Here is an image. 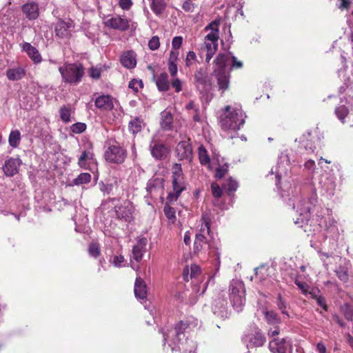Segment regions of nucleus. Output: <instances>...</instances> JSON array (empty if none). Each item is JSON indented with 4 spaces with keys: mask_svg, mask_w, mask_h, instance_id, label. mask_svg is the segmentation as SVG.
Listing matches in <instances>:
<instances>
[{
    "mask_svg": "<svg viewBox=\"0 0 353 353\" xmlns=\"http://www.w3.org/2000/svg\"><path fill=\"white\" fill-rule=\"evenodd\" d=\"M281 196L299 215V218L294 220L295 224L308 221L312 206L314 205L317 201L316 194H313L306 201L301 194L300 186L294 182L292 183L288 182L283 185Z\"/></svg>",
    "mask_w": 353,
    "mask_h": 353,
    "instance_id": "nucleus-1",
    "label": "nucleus"
},
{
    "mask_svg": "<svg viewBox=\"0 0 353 353\" xmlns=\"http://www.w3.org/2000/svg\"><path fill=\"white\" fill-rule=\"evenodd\" d=\"M219 122L225 130H237L243 125L245 116L239 107L227 105L220 116Z\"/></svg>",
    "mask_w": 353,
    "mask_h": 353,
    "instance_id": "nucleus-2",
    "label": "nucleus"
},
{
    "mask_svg": "<svg viewBox=\"0 0 353 353\" xmlns=\"http://www.w3.org/2000/svg\"><path fill=\"white\" fill-rule=\"evenodd\" d=\"M59 70L63 81L72 84L79 83L84 74V68L81 64H66L59 67Z\"/></svg>",
    "mask_w": 353,
    "mask_h": 353,
    "instance_id": "nucleus-3",
    "label": "nucleus"
},
{
    "mask_svg": "<svg viewBox=\"0 0 353 353\" xmlns=\"http://www.w3.org/2000/svg\"><path fill=\"white\" fill-rule=\"evenodd\" d=\"M230 290V301L234 309L238 312H241L245 303V291L243 283L239 281H232Z\"/></svg>",
    "mask_w": 353,
    "mask_h": 353,
    "instance_id": "nucleus-4",
    "label": "nucleus"
},
{
    "mask_svg": "<svg viewBox=\"0 0 353 353\" xmlns=\"http://www.w3.org/2000/svg\"><path fill=\"white\" fill-rule=\"evenodd\" d=\"M103 23L108 28L125 32L130 28L131 19L125 15H108L103 18Z\"/></svg>",
    "mask_w": 353,
    "mask_h": 353,
    "instance_id": "nucleus-5",
    "label": "nucleus"
},
{
    "mask_svg": "<svg viewBox=\"0 0 353 353\" xmlns=\"http://www.w3.org/2000/svg\"><path fill=\"white\" fill-rule=\"evenodd\" d=\"M127 152L119 144L110 145L104 153L107 161L113 163H122L126 157Z\"/></svg>",
    "mask_w": 353,
    "mask_h": 353,
    "instance_id": "nucleus-6",
    "label": "nucleus"
},
{
    "mask_svg": "<svg viewBox=\"0 0 353 353\" xmlns=\"http://www.w3.org/2000/svg\"><path fill=\"white\" fill-rule=\"evenodd\" d=\"M134 210V205L129 201H125L119 206L115 207L117 218L125 222H131L133 220Z\"/></svg>",
    "mask_w": 353,
    "mask_h": 353,
    "instance_id": "nucleus-7",
    "label": "nucleus"
},
{
    "mask_svg": "<svg viewBox=\"0 0 353 353\" xmlns=\"http://www.w3.org/2000/svg\"><path fill=\"white\" fill-rule=\"evenodd\" d=\"M175 152L179 160L190 162L192 158V148L190 139L180 141L175 148Z\"/></svg>",
    "mask_w": 353,
    "mask_h": 353,
    "instance_id": "nucleus-8",
    "label": "nucleus"
},
{
    "mask_svg": "<svg viewBox=\"0 0 353 353\" xmlns=\"http://www.w3.org/2000/svg\"><path fill=\"white\" fill-rule=\"evenodd\" d=\"M150 149L152 157L159 160L165 159L169 152L168 148L164 144L157 141L156 135L152 138Z\"/></svg>",
    "mask_w": 353,
    "mask_h": 353,
    "instance_id": "nucleus-9",
    "label": "nucleus"
},
{
    "mask_svg": "<svg viewBox=\"0 0 353 353\" xmlns=\"http://www.w3.org/2000/svg\"><path fill=\"white\" fill-rule=\"evenodd\" d=\"M187 327V323L183 321L179 322L173 330H170L168 333H163V341L165 342L168 338H170V336H173L174 335V339H173V343H176L177 342H179L184 338V331L185 330Z\"/></svg>",
    "mask_w": 353,
    "mask_h": 353,
    "instance_id": "nucleus-10",
    "label": "nucleus"
},
{
    "mask_svg": "<svg viewBox=\"0 0 353 353\" xmlns=\"http://www.w3.org/2000/svg\"><path fill=\"white\" fill-rule=\"evenodd\" d=\"M290 346V342L286 339H274L269 343V348L272 353H289Z\"/></svg>",
    "mask_w": 353,
    "mask_h": 353,
    "instance_id": "nucleus-11",
    "label": "nucleus"
},
{
    "mask_svg": "<svg viewBox=\"0 0 353 353\" xmlns=\"http://www.w3.org/2000/svg\"><path fill=\"white\" fill-rule=\"evenodd\" d=\"M21 10L26 17L33 21L37 19L39 16V3L34 1H28L21 6Z\"/></svg>",
    "mask_w": 353,
    "mask_h": 353,
    "instance_id": "nucleus-12",
    "label": "nucleus"
},
{
    "mask_svg": "<svg viewBox=\"0 0 353 353\" xmlns=\"http://www.w3.org/2000/svg\"><path fill=\"white\" fill-rule=\"evenodd\" d=\"M173 192L168 194V199L170 201H176L180 194L185 189L183 176L172 178Z\"/></svg>",
    "mask_w": 353,
    "mask_h": 353,
    "instance_id": "nucleus-13",
    "label": "nucleus"
},
{
    "mask_svg": "<svg viewBox=\"0 0 353 353\" xmlns=\"http://www.w3.org/2000/svg\"><path fill=\"white\" fill-rule=\"evenodd\" d=\"M212 311L214 315L222 319L228 318L230 312L228 310L227 301L225 299H216L214 301Z\"/></svg>",
    "mask_w": 353,
    "mask_h": 353,
    "instance_id": "nucleus-14",
    "label": "nucleus"
},
{
    "mask_svg": "<svg viewBox=\"0 0 353 353\" xmlns=\"http://www.w3.org/2000/svg\"><path fill=\"white\" fill-rule=\"evenodd\" d=\"M218 41L214 40H205L204 39L203 43L201 47V53L205 52V61L209 63L210 59L212 58L215 52L218 50Z\"/></svg>",
    "mask_w": 353,
    "mask_h": 353,
    "instance_id": "nucleus-15",
    "label": "nucleus"
},
{
    "mask_svg": "<svg viewBox=\"0 0 353 353\" xmlns=\"http://www.w3.org/2000/svg\"><path fill=\"white\" fill-rule=\"evenodd\" d=\"M148 240L146 238H141L138 240L136 245L132 248V258L137 262L141 261L143 254L146 250Z\"/></svg>",
    "mask_w": 353,
    "mask_h": 353,
    "instance_id": "nucleus-16",
    "label": "nucleus"
},
{
    "mask_svg": "<svg viewBox=\"0 0 353 353\" xmlns=\"http://www.w3.org/2000/svg\"><path fill=\"white\" fill-rule=\"evenodd\" d=\"M21 163L19 159L10 158L6 161L3 167L5 174L8 176H12L16 174L19 171Z\"/></svg>",
    "mask_w": 353,
    "mask_h": 353,
    "instance_id": "nucleus-17",
    "label": "nucleus"
},
{
    "mask_svg": "<svg viewBox=\"0 0 353 353\" xmlns=\"http://www.w3.org/2000/svg\"><path fill=\"white\" fill-rule=\"evenodd\" d=\"M214 63L215 64L214 73L225 72L226 66L230 63V53L219 54L214 60Z\"/></svg>",
    "mask_w": 353,
    "mask_h": 353,
    "instance_id": "nucleus-18",
    "label": "nucleus"
},
{
    "mask_svg": "<svg viewBox=\"0 0 353 353\" xmlns=\"http://www.w3.org/2000/svg\"><path fill=\"white\" fill-rule=\"evenodd\" d=\"M20 46L22 48V50L27 53L30 59L34 63H39L41 61L42 58L39 52L35 47L32 46L30 43L23 42Z\"/></svg>",
    "mask_w": 353,
    "mask_h": 353,
    "instance_id": "nucleus-19",
    "label": "nucleus"
},
{
    "mask_svg": "<svg viewBox=\"0 0 353 353\" xmlns=\"http://www.w3.org/2000/svg\"><path fill=\"white\" fill-rule=\"evenodd\" d=\"M134 294L137 299L143 301L147 297V287L145 281L141 277H137L134 283Z\"/></svg>",
    "mask_w": 353,
    "mask_h": 353,
    "instance_id": "nucleus-20",
    "label": "nucleus"
},
{
    "mask_svg": "<svg viewBox=\"0 0 353 353\" xmlns=\"http://www.w3.org/2000/svg\"><path fill=\"white\" fill-rule=\"evenodd\" d=\"M219 21H213L209 23L205 28L204 31L208 32V34L205 36V40H219Z\"/></svg>",
    "mask_w": 353,
    "mask_h": 353,
    "instance_id": "nucleus-21",
    "label": "nucleus"
},
{
    "mask_svg": "<svg viewBox=\"0 0 353 353\" xmlns=\"http://www.w3.org/2000/svg\"><path fill=\"white\" fill-rule=\"evenodd\" d=\"M245 341L248 342L247 344L248 347H261L264 344L265 337L261 332L257 331L254 334L246 336Z\"/></svg>",
    "mask_w": 353,
    "mask_h": 353,
    "instance_id": "nucleus-22",
    "label": "nucleus"
},
{
    "mask_svg": "<svg viewBox=\"0 0 353 353\" xmlns=\"http://www.w3.org/2000/svg\"><path fill=\"white\" fill-rule=\"evenodd\" d=\"M73 26V22L72 21H64L60 19L55 26L56 34L61 37H68L70 34V28Z\"/></svg>",
    "mask_w": 353,
    "mask_h": 353,
    "instance_id": "nucleus-23",
    "label": "nucleus"
},
{
    "mask_svg": "<svg viewBox=\"0 0 353 353\" xmlns=\"http://www.w3.org/2000/svg\"><path fill=\"white\" fill-rule=\"evenodd\" d=\"M95 105L103 110H111L114 107L113 99L109 95H101L95 100Z\"/></svg>",
    "mask_w": 353,
    "mask_h": 353,
    "instance_id": "nucleus-24",
    "label": "nucleus"
},
{
    "mask_svg": "<svg viewBox=\"0 0 353 353\" xmlns=\"http://www.w3.org/2000/svg\"><path fill=\"white\" fill-rule=\"evenodd\" d=\"M121 63L126 68H134L137 65L136 54L132 51L125 52L120 58Z\"/></svg>",
    "mask_w": 353,
    "mask_h": 353,
    "instance_id": "nucleus-25",
    "label": "nucleus"
},
{
    "mask_svg": "<svg viewBox=\"0 0 353 353\" xmlns=\"http://www.w3.org/2000/svg\"><path fill=\"white\" fill-rule=\"evenodd\" d=\"M217 79L219 90L223 93L229 88L230 86V75L225 72H218L214 73Z\"/></svg>",
    "mask_w": 353,
    "mask_h": 353,
    "instance_id": "nucleus-26",
    "label": "nucleus"
},
{
    "mask_svg": "<svg viewBox=\"0 0 353 353\" xmlns=\"http://www.w3.org/2000/svg\"><path fill=\"white\" fill-rule=\"evenodd\" d=\"M6 77L10 81H19L26 74V71L22 67L9 68L6 70Z\"/></svg>",
    "mask_w": 353,
    "mask_h": 353,
    "instance_id": "nucleus-27",
    "label": "nucleus"
},
{
    "mask_svg": "<svg viewBox=\"0 0 353 353\" xmlns=\"http://www.w3.org/2000/svg\"><path fill=\"white\" fill-rule=\"evenodd\" d=\"M194 80L198 89H200L201 91L205 90L208 83L207 75L202 69H200L195 72Z\"/></svg>",
    "mask_w": 353,
    "mask_h": 353,
    "instance_id": "nucleus-28",
    "label": "nucleus"
},
{
    "mask_svg": "<svg viewBox=\"0 0 353 353\" xmlns=\"http://www.w3.org/2000/svg\"><path fill=\"white\" fill-rule=\"evenodd\" d=\"M350 264L349 262L345 263L344 265H339L335 270L337 277L343 283H347L349 280V270Z\"/></svg>",
    "mask_w": 353,
    "mask_h": 353,
    "instance_id": "nucleus-29",
    "label": "nucleus"
},
{
    "mask_svg": "<svg viewBox=\"0 0 353 353\" xmlns=\"http://www.w3.org/2000/svg\"><path fill=\"white\" fill-rule=\"evenodd\" d=\"M93 157L94 154L90 150L83 151L81 154L80 157L79 158V165L84 169H88V163L94 161Z\"/></svg>",
    "mask_w": 353,
    "mask_h": 353,
    "instance_id": "nucleus-30",
    "label": "nucleus"
},
{
    "mask_svg": "<svg viewBox=\"0 0 353 353\" xmlns=\"http://www.w3.org/2000/svg\"><path fill=\"white\" fill-rule=\"evenodd\" d=\"M144 126L145 123L143 122V120L138 117L134 118L129 122V130L133 134L141 132Z\"/></svg>",
    "mask_w": 353,
    "mask_h": 353,
    "instance_id": "nucleus-31",
    "label": "nucleus"
},
{
    "mask_svg": "<svg viewBox=\"0 0 353 353\" xmlns=\"http://www.w3.org/2000/svg\"><path fill=\"white\" fill-rule=\"evenodd\" d=\"M161 126L164 130H170L172 127L173 118L170 112L163 111L161 114Z\"/></svg>",
    "mask_w": 353,
    "mask_h": 353,
    "instance_id": "nucleus-32",
    "label": "nucleus"
},
{
    "mask_svg": "<svg viewBox=\"0 0 353 353\" xmlns=\"http://www.w3.org/2000/svg\"><path fill=\"white\" fill-rule=\"evenodd\" d=\"M201 272V269L200 268L194 264V265H192L189 269L188 267L185 268L183 270V278H184V280L185 281H189V273H190V279H196V277L197 276L198 274H199Z\"/></svg>",
    "mask_w": 353,
    "mask_h": 353,
    "instance_id": "nucleus-33",
    "label": "nucleus"
},
{
    "mask_svg": "<svg viewBox=\"0 0 353 353\" xmlns=\"http://www.w3.org/2000/svg\"><path fill=\"white\" fill-rule=\"evenodd\" d=\"M156 85L160 91H168L170 88L168 75L161 73L156 81Z\"/></svg>",
    "mask_w": 353,
    "mask_h": 353,
    "instance_id": "nucleus-34",
    "label": "nucleus"
},
{
    "mask_svg": "<svg viewBox=\"0 0 353 353\" xmlns=\"http://www.w3.org/2000/svg\"><path fill=\"white\" fill-rule=\"evenodd\" d=\"M150 8L157 15H161L166 8L165 0H151Z\"/></svg>",
    "mask_w": 353,
    "mask_h": 353,
    "instance_id": "nucleus-35",
    "label": "nucleus"
},
{
    "mask_svg": "<svg viewBox=\"0 0 353 353\" xmlns=\"http://www.w3.org/2000/svg\"><path fill=\"white\" fill-rule=\"evenodd\" d=\"M146 190L148 195L152 198L159 191L161 190V187L159 185L158 181L150 180L147 183Z\"/></svg>",
    "mask_w": 353,
    "mask_h": 353,
    "instance_id": "nucleus-36",
    "label": "nucleus"
},
{
    "mask_svg": "<svg viewBox=\"0 0 353 353\" xmlns=\"http://www.w3.org/2000/svg\"><path fill=\"white\" fill-rule=\"evenodd\" d=\"M263 313L265 316V319L268 324L270 325H278L280 323L281 320L278 316L277 314L273 311H268L266 310H263Z\"/></svg>",
    "mask_w": 353,
    "mask_h": 353,
    "instance_id": "nucleus-37",
    "label": "nucleus"
},
{
    "mask_svg": "<svg viewBox=\"0 0 353 353\" xmlns=\"http://www.w3.org/2000/svg\"><path fill=\"white\" fill-rule=\"evenodd\" d=\"M199 159L201 164L210 167V159L207 150L203 145H200L198 150Z\"/></svg>",
    "mask_w": 353,
    "mask_h": 353,
    "instance_id": "nucleus-38",
    "label": "nucleus"
},
{
    "mask_svg": "<svg viewBox=\"0 0 353 353\" xmlns=\"http://www.w3.org/2000/svg\"><path fill=\"white\" fill-rule=\"evenodd\" d=\"M21 140V133L18 130H12L8 138V142L11 147L17 148Z\"/></svg>",
    "mask_w": 353,
    "mask_h": 353,
    "instance_id": "nucleus-39",
    "label": "nucleus"
},
{
    "mask_svg": "<svg viewBox=\"0 0 353 353\" xmlns=\"http://www.w3.org/2000/svg\"><path fill=\"white\" fill-rule=\"evenodd\" d=\"M207 243L206 236L203 233H197L194 243V249L195 252H199L203 248V244Z\"/></svg>",
    "mask_w": 353,
    "mask_h": 353,
    "instance_id": "nucleus-40",
    "label": "nucleus"
},
{
    "mask_svg": "<svg viewBox=\"0 0 353 353\" xmlns=\"http://www.w3.org/2000/svg\"><path fill=\"white\" fill-rule=\"evenodd\" d=\"M60 118L65 122L68 123L70 121V116L72 113V109L70 106H62L59 110Z\"/></svg>",
    "mask_w": 353,
    "mask_h": 353,
    "instance_id": "nucleus-41",
    "label": "nucleus"
},
{
    "mask_svg": "<svg viewBox=\"0 0 353 353\" xmlns=\"http://www.w3.org/2000/svg\"><path fill=\"white\" fill-rule=\"evenodd\" d=\"M91 181V175L89 173L83 172L80 174L76 179H74L73 183L76 185L86 184Z\"/></svg>",
    "mask_w": 353,
    "mask_h": 353,
    "instance_id": "nucleus-42",
    "label": "nucleus"
},
{
    "mask_svg": "<svg viewBox=\"0 0 353 353\" xmlns=\"http://www.w3.org/2000/svg\"><path fill=\"white\" fill-rule=\"evenodd\" d=\"M342 311L344 313L345 317L347 320L353 319V302L350 303H345L342 307Z\"/></svg>",
    "mask_w": 353,
    "mask_h": 353,
    "instance_id": "nucleus-43",
    "label": "nucleus"
},
{
    "mask_svg": "<svg viewBox=\"0 0 353 353\" xmlns=\"http://www.w3.org/2000/svg\"><path fill=\"white\" fill-rule=\"evenodd\" d=\"M335 114L339 119L343 123L344 119L348 114V110L345 105H340L336 108Z\"/></svg>",
    "mask_w": 353,
    "mask_h": 353,
    "instance_id": "nucleus-44",
    "label": "nucleus"
},
{
    "mask_svg": "<svg viewBox=\"0 0 353 353\" xmlns=\"http://www.w3.org/2000/svg\"><path fill=\"white\" fill-rule=\"evenodd\" d=\"M224 188L230 194L232 192H235L238 188V183L230 178L229 180L224 184Z\"/></svg>",
    "mask_w": 353,
    "mask_h": 353,
    "instance_id": "nucleus-45",
    "label": "nucleus"
},
{
    "mask_svg": "<svg viewBox=\"0 0 353 353\" xmlns=\"http://www.w3.org/2000/svg\"><path fill=\"white\" fill-rule=\"evenodd\" d=\"M88 252L90 256L94 258L98 257L101 252L99 244L97 243H90L88 248Z\"/></svg>",
    "mask_w": 353,
    "mask_h": 353,
    "instance_id": "nucleus-46",
    "label": "nucleus"
},
{
    "mask_svg": "<svg viewBox=\"0 0 353 353\" xmlns=\"http://www.w3.org/2000/svg\"><path fill=\"white\" fill-rule=\"evenodd\" d=\"M125 259L122 255H114L110 259V262L113 264L114 267L121 268L123 266Z\"/></svg>",
    "mask_w": 353,
    "mask_h": 353,
    "instance_id": "nucleus-47",
    "label": "nucleus"
},
{
    "mask_svg": "<svg viewBox=\"0 0 353 353\" xmlns=\"http://www.w3.org/2000/svg\"><path fill=\"white\" fill-rule=\"evenodd\" d=\"M102 68L96 66L92 67L88 70L89 76L93 79H99L101 77Z\"/></svg>",
    "mask_w": 353,
    "mask_h": 353,
    "instance_id": "nucleus-48",
    "label": "nucleus"
},
{
    "mask_svg": "<svg viewBox=\"0 0 353 353\" xmlns=\"http://www.w3.org/2000/svg\"><path fill=\"white\" fill-rule=\"evenodd\" d=\"M295 284L298 286L300 290H301L303 294H307L310 293V286L305 282L301 281L299 280V276L295 279Z\"/></svg>",
    "mask_w": 353,
    "mask_h": 353,
    "instance_id": "nucleus-49",
    "label": "nucleus"
},
{
    "mask_svg": "<svg viewBox=\"0 0 353 353\" xmlns=\"http://www.w3.org/2000/svg\"><path fill=\"white\" fill-rule=\"evenodd\" d=\"M70 128L73 133L80 134L85 130L86 125L84 123L78 122L72 125Z\"/></svg>",
    "mask_w": 353,
    "mask_h": 353,
    "instance_id": "nucleus-50",
    "label": "nucleus"
},
{
    "mask_svg": "<svg viewBox=\"0 0 353 353\" xmlns=\"http://www.w3.org/2000/svg\"><path fill=\"white\" fill-rule=\"evenodd\" d=\"M228 164H224L223 165H219L216 169V173H215V177L216 179H221L223 178L225 174L228 172Z\"/></svg>",
    "mask_w": 353,
    "mask_h": 353,
    "instance_id": "nucleus-51",
    "label": "nucleus"
},
{
    "mask_svg": "<svg viewBox=\"0 0 353 353\" xmlns=\"http://www.w3.org/2000/svg\"><path fill=\"white\" fill-rule=\"evenodd\" d=\"M196 61V54L193 51H189L185 58V65L188 67L192 66Z\"/></svg>",
    "mask_w": 353,
    "mask_h": 353,
    "instance_id": "nucleus-52",
    "label": "nucleus"
},
{
    "mask_svg": "<svg viewBox=\"0 0 353 353\" xmlns=\"http://www.w3.org/2000/svg\"><path fill=\"white\" fill-rule=\"evenodd\" d=\"M163 210H164V213H165L166 217L168 219L174 221V220L176 218L175 217V212H175L174 208H173L172 207H170V206L166 205H165Z\"/></svg>",
    "mask_w": 353,
    "mask_h": 353,
    "instance_id": "nucleus-53",
    "label": "nucleus"
},
{
    "mask_svg": "<svg viewBox=\"0 0 353 353\" xmlns=\"http://www.w3.org/2000/svg\"><path fill=\"white\" fill-rule=\"evenodd\" d=\"M128 87L137 92L139 88L143 87V82L141 80L132 79L129 82Z\"/></svg>",
    "mask_w": 353,
    "mask_h": 353,
    "instance_id": "nucleus-54",
    "label": "nucleus"
},
{
    "mask_svg": "<svg viewBox=\"0 0 353 353\" xmlns=\"http://www.w3.org/2000/svg\"><path fill=\"white\" fill-rule=\"evenodd\" d=\"M159 46V39L157 36L152 37L148 42V47L152 50H157Z\"/></svg>",
    "mask_w": 353,
    "mask_h": 353,
    "instance_id": "nucleus-55",
    "label": "nucleus"
},
{
    "mask_svg": "<svg viewBox=\"0 0 353 353\" xmlns=\"http://www.w3.org/2000/svg\"><path fill=\"white\" fill-rule=\"evenodd\" d=\"M192 0H186L183 3L182 8L188 12H192L195 8V4L192 2Z\"/></svg>",
    "mask_w": 353,
    "mask_h": 353,
    "instance_id": "nucleus-56",
    "label": "nucleus"
},
{
    "mask_svg": "<svg viewBox=\"0 0 353 353\" xmlns=\"http://www.w3.org/2000/svg\"><path fill=\"white\" fill-rule=\"evenodd\" d=\"M118 5L123 10H129L132 8L133 2L132 0H119Z\"/></svg>",
    "mask_w": 353,
    "mask_h": 353,
    "instance_id": "nucleus-57",
    "label": "nucleus"
},
{
    "mask_svg": "<svg viewBox=\"0 0 353 353\" xmlns=\"http://www.w3.org/2000/svg\"><path fill=\"white\" fill-rule=\"evenodd\" d=\"M211 190L212 195L216 198H220L222 195V190L219 185L216 183H212L211 184Z\"/></svg>",
    "mask_w": 353,
    "mask_h": 353,
    "instance_id": "nucleus-58",
    "label": "nucleus"
},
{
    "mask_svg": "<svg viewBox=\"0 0 353 353\" xmlns=\"http://www.w3.org/2000/svg\"><path fill=\"white\" fill-rule=\"evenodd\" d=\"M310 294L312 295V298L316 299V303L319 306L322 307L325 310H327V305L325 304V301L324 298L321 296H318L313 292H310Z\"/></svg>",
    "mask_w": 353,
    "mask_h": 353,
    "instance_id": "nucleus-59",
    "label": "nucleus"
},
{
    "mask_svg": "<svg viewBox=\"0 0 353 353\" xmlns=\"http://www.w3.org/2000/svg\"><path fill=\"white\" fill-rule=\"evenodd\" d=\"M182 41L181 37H174L172 41V50H178L182 44Z\"/></svg>",
    "mask_w": 353,
    "mask_h": 353,
    "instance_id": "nucleus-60",
    "label": "nucleus"
},
{
    "mask_svg": "<svg viewBox=\"0 0 353 353\" xmlns=\"http://www.w3.org/2000/svg\"><path fill=\"white\" fill-rule=\"evenodd\" d=\"M230 63L232 64V68H241L243 66V63L240 61H238L237 59L232 55L230 53Z\"/></svg>",
    "mask_w": 353,
    "mask_h": 353,
    "instance_id": "nucleus-61",
    "label": "nucleus"
},
{
    "mask_svg": "<svg viewBox=\"0 0 353 353\" xmlns=\"http://www.w3.org/2000/svg\"><path fill=\"white\" fill-rule=\"evenodd\" d=\"M210 223L206 219H204L203 222L202 223L200 232L199 233H203L204 234H205L206 233L208 234H210Z\"/></svg>",
    "mask_w": 353,
    "mask_h": 353,
    "instance_id": "nucleus-62",
    "label": "nucleus"
},
{
    "mask_svg": "<svg viewBox=\"0 0 353 353\" xmlns=\"http://www.w3.org/2000/svg\"><path fill=\"white\" fill-rule=\"evenodd\" d=\"M171 85L174 88L176 92H179L182 90L181 81L178 78H176L172 81Z\"/></svg>",
    "mask_w": 353,
    "mask_h": 353,
    "instance_id": "nucleus-63",
    "label": "nucleus"
},
{
    "mask_svg": "<svg viewBox=\"0 0 353 353\" xmlns=\"http://www.w3.org/2000/svg\"><path fill=\"white\" fill-rule=\"evenodd\" d=\"M305 169L313 173L315 170V162L313 160H308L304 164Z\"/></svg>",
    "mask_w": 353,
    "mask_h": 353,
    "instance_id": "nucleus-64",
    "label": "nucleus"
}]
</instances>
